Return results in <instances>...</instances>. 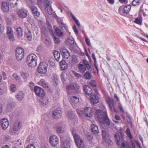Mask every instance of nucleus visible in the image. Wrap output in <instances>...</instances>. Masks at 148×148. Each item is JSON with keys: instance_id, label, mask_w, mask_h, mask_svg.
Wrapping results in <instances>:
<instances>
[{"instance_id": "f257e3e1", "label": "nucleus", "mask_w": 148, "mask_h": 148, "mask_svg": "<svg viewBox=\"0 0 148 148\" xmlns=\"http://www.w3.org/2000/svg\"><path fill=\"white\" fill-rule=\"evenodd\" d=\"M95 117L101 123L109 125L110 120L108 116L106 109L103 105L101 106V110L97 109L95 112Z\"/></svg>"}, {"instance_id": "f03ea898", "label": "nucleus", "mask_w": 148, "mask_h": 148, "mask_svg": "<svg viewBox=\"0 0 148 148\" xmlns=\"http://www.w3.org/2000/svg\"><path fill=\"white\" fill-rule=\"evenodd\" d=\"M125 132L130 140L129 142L124 141L121 144L120 148H135V145L132 140L133 137L129 128L126 129Z\"/></svg>"}, {"instance_id": "7ed1b4c3", "label": "nucleus", "mask_w": 148, "mask_h": 148, "mask_svg": "<svg viewBox=\"0 0 148 148\" xmlns=\"http://www.w3.org/2000/svg\"><path fill=\"white\" fill-rule=\"evenodd\" d=\"M76 144L78 148H85V145L83 140L79 136L76 134V132L74 129L71 130Z\"/></svg>"}, {"instance_id": "20e7f679", "label": "nucleus", "mask_w": 148, "mask_h": 148, "mask_svg": "<svg viewBox=\"0 0 148 148\" xmlns=\"http://www.w3.org/2000/svg\"><path fill=\"white\" fill-rule=\"evenodd\" d=\"M38 58L34 54H29L27 56V62L28 66L30 67L34 66L37 65Z\"/></svg>"}, {"instance_id": "39448f33", "label": "nucleus", "mask_w": 148, "mask_h": 148, "mask_svg": "<svg viewBox=\"0 0 148 148\" xmlns=\"http://www.w3.org/2000/svg\"><path fill=\"white\" fill-rule=\"evenodd\" d=\"M131 8V6L130 5H126L124 7L121 6L118 9L119 13L121 15L128 14L130 11Z\"/></svg>"}, {"instance_id": "423d86ee", "label": "nucleus", "mask_w": 148, "mask_h": 148, "mask_svg": "<svg viewBox=\"0 0 148 148\" xmlns=\"http://www.w3.org/2000/svg\"><path fill=\"white\" fill-rule=\"evenodd\" d=\"M48 65L45 62L40 63L38 68V72L40 73L45 74L47 72Z\"/></svg>"}, {"instance_id": "0eeeda50", "label": "nucleus", "mask_w": 148, "mask_h": 148, "mask_svg": "<svg viewBox=\"0 0 148 148\" xmlns=\"http://www.w3.org/2000/svg\"><path fill=\"white\" fill-rule=\"evenodd\" d=\"M24 50L21 47H17L16 50L15 55L16 59L19 60L24 57Z\"/></svg>"}, {"instance_id": "6e6552de", "label": "nucleus", "mask_w": 148, "mask_h": 148, "mask_svg": "<svg viewBox=\"0 0 148 148\" xmlns=\"http://www.w3.org/2000/svg\"><path fill=\"white\" fill-rule=\"evenodd\" d=\"M106 101L108 104L111 111H112L113 107L114 111L116 112L115 109L114 108L116 105V103L114 100L113 99L111 98L110 97H108L106 99Z\"/></svg>"}, {"instance_id": "1a4fd4ad", "label": "nucleus", "mask_w": 148, "mask_h": 148, "mask_svg": "<svg viewBox=\"0 0 148 148\" xmlns=\"http://www.w3.org/2000/svg\"><path fill=\"white\" fill-rule=\"evenodd\" d=\"M49 140L51 145L53 147L56 146L59 143L58 137L55 135L51 136L49 138Z\"/></svg>"}, {"instance_id": "9d476101", "label": "nucleus", "mask_w": 148, "mask_h": 148, "mask_svg": "<svg viewBox=\"0 0 148 148\" xmlns=\"http://www.w3.org/2000/svg\"><path fill=\"white\" fill-rule=\"evenodd\" d=\"M61 142V147L62 148H69V147L70 140L66 141L65 138L62 136H60Z\"/></svg>"}, {"instance_id": "9b49d317", "label": "nucleus", "mask_w": 148, "mask_h": 148, "mask_svg": "<svg viewBox=\"0 0 148 148\" xmlns=\"http://www.w3.org/2000/svg\"><path fill=\"white\" fill-rule=\"evenodd\" d=\"M34 92L39 97H43L45 95L44 90L40 87L35 86L34 88Z\"/></svg>"}, {"instance_id": "f8f14e48", "label": "nucleus", "mask_w": 148, "mask_h": 148, "mask_svg": "<svg viewBox=\"0 0 148 148\" xmlns=\"http://www.w3.org/2000/svg\"><path fill=\"white\" fill-rule=\"evenodd\" d=\"M62 114V111L60 108L54 110L52 112V116L55 119H58L60 117Z\"/></svg>"}, {"instance_id": "ddd939ff", "label": "nucleus", "mask_w": 148, "mask_h": 148, "mask_svg": "<svg viewBox=\"0 0 148 148\" xmlns=\"http://www.w3.org/2000/svg\"><path fill=\"white\" fill-rule=\"evenodd\" d=\"M29 7L31 9L32 13L35 18L39 17L40 15V12L38 11L36 7L34 6H32L29 4Z\"/></svg>"}, {"instance_id": "4468645a", "label": "nucleus", "mask_w": 148, "mask_h": 148, "mask_svg": "<svg viewBox=\"0 0 148 148\" xmlns=\"http://www.w3.org/2000/svg\"><path fill=\"white\" fill-rule=\"evenodd\" d=\"M84 113L86 116L91 117L93 116V111L92 108L88 107L84 109Z\"/></svg>"}, {"instance_id": "2eb2a0df", "label": "nucleus", "mask_w": 148, "mask_h": 148, "mask_svg": "<svg viewBox=\"0 0 148 148\" xmlns=\"http://www.w3.org/2000/svg\"><path fill=\"white\" fill-rule=\"evenodd\" d=\"M79 86L77 84L75 83H73L70 84H69L67 85L66 88V90L69 94V91L70 90H77L79 89Z\"/></svg>"}, {"instance_id": "dca6fc26", "label": "nucleus", "mask_w": 148, "mask_h": 148, "mask_svg": "<svg viewBox=\"0 0 148 148\" xmlns=\"http://www.w3.org/2000/svg\"><path fill=\"white\" fill-rule=\"evenodd\" d=\"M0 123L2 128L4 130L7 129L9 125L8 120L5 118L2 119L1 120Z\"/></svg>"}, {"instance_id": "f3484780", "label": "nucleus", "mask_w": 148, "mask_h": 148, "mask_svg": "<svg viewBox=\"0 0 148 148\" xmlns=\"http://www.w3.org/2000/svg\"><path fill=\"white\" fill-rule=\"evenodd\" d=\"M17 14L18 16L21 18H25L27 16L26 11L23 9L18 10L17 12Z\"/></svg>"}, {"instance_id": "a211bd4d", "label": "nucleus", "mask_w": 148, "mask_h": 148, "mask_svg": "<svg viewBox=\"0 0 148 148\" xmlns=\"http://www.w3.org/2000/svg\"><path fill=\"white\" fill-rule=\"evenodd\" d=\"M99 99L96 94L91 95L90 97V102L93 104H96L99 102Z\"/></svg>"}, {"instance_id": "6ab92c4d", "label": "nucleus", "mask_w": 148, "mask_h": 148, "mask_svg": "<svg viewBox=\"0 0 148 148\" xmlns=\"http://www.w3.org/2000/svg\"><path fill=\"white\" fill-rule=\"evenodd\" d=\"M60 52L63 57L66 59H68L69 57L70 53L67 49L64 48H62L61 49Z\"/></svg>"}, {"instance_id": "aec40b11", "label": "nucleus", "mask_w": 148, "mask_h": 148, "mask_svg": "<svg viewBox=\"0 0 148 148\" xmlns=\"http://www.w3.org/2000/svg\"><path fill=\"white\" fill-rule=\"evenodd\" d=\"M7 33L9 38L11 40H14V36L12 33V29L10 27H7Z\"/></svg>"}, {"instance_id": "412c9836", "label": "nucleus", "mask_w": 148, "mask_h": 148, "mask_svg": "<svg viewBox=\"0 0 148 148\" xmlns=\"http://www.w3.org/2000/svg\"><path fill=\"white\" fill-rule=\"evenodd\" d=\"M1 8L3 12H8L9 10V4L5 1L3 2L1 5Z\"/></svg>"}, {"instance_id": "4be33fe9", "label": "nucleus", "mask_w": 148, "mask_h": 148, "mask_svg": "<svg viewBox=\"0 0 148 148\" xmlns=\"http://www.w3.org/2000/svg\"><path fill=\"white\" fill-rule=\"evenodd\" d=\"M84 90L86 94L88 95H90L92 92V88L86 85L84 87Z\"/></svg>"}, {"instance_id": "5701e85b", "label": "nucleus", "mask_w": 148, "mask_h": 148, "mask_svg": "<svg viewBox=\"0 0 148 148\" xmlns=\"http://www.w3.org/2000/svg\"><path fill=\"white\" fill-rule=\"evenodd\" d=\"M39 83L40 85L42 86L46 89H49V87L48 84L43 79H41L39 82Z\"/></svg>"}, {"instance_id": "b1692460", "label": "nucleus", "mask_w": 148, "mask_h": 148, "mask_svg": "<svg viewBox=\"0 0 148 148\" xmlns=\"http://www.w3.org/2000/svg\"><path fill=\"white\" fill-rule=\"evenodd\" d=\"M69 100L72 104L74 103H77L79 101V98L76 96H73L71 97L69 99Z\"/></svg>"}, {"instance_id": "393cba45", "label": "nucleus", "mask_w": 148, "mask_h": 148, "mask_svg": "<svg viewBox=\"0 0 148 148\" xmlns=\"http://www.w3.org/2000/svg\"><path fill=\"white\" fill-rule=\"evenodd\" d=\"M78 67L79 71L82 73H84L87 69L84 65L82 64H79Z\"/></svg>"}, {"instance_id": "a878e982", "label": "nucleus", "mask_w": 148, "mask_h": 148, "mask_svg": "<svg viewBox=\"0 0 148 148\" xmlns=\"http://www.w3.org/2000/svg\"><path fill=\"white\" fill-rule=\"evenodd\" d=\"M60 64L61 68L62 70L65 69L68 67V64L65 60H62Z\"/></svg>"}, {"instance_id": "bb28decb", "label": "nucleus", "mask_w": 148, "mask_h": 148, "mask_svg": "<svg viewBox=\"0 0 148 148\" xmlns=\"http://www.w3.org/2000/svg\"><path fill=\"white\" fill-rule=\"evenodd\" d=\"M21 124L18 121L15 122L13 125L14 130L16 131L20 129Z\"/></svg>"}, {"instance_id": "cd10ccee", "label": "nucleus", "mask_w": 148, "mask_h": 148, "mask_svg": "<svg viewBox=\"0 0 148 148\" xmlns=\"http://www.w3.org/2000/svg\"><path fill=\"white\" fill-rule=\"evenodd\" d=\"M20 76L25 81H26L29 77V74L25 71H22L20 73Z\"/></svg>"}, {"instance_id": "c85d7f7f", "label": "nucleus", "mask_w": 148, "mask_h": 148, "mask_svg": "<svg viewBox=\"0 0 148 148\" xmlns=\"http://www.w3.org/2000/svg\"><path fill=\"white\" fill-rule=\"evenodd\" d=\"M91 129L92 132L94 134H97L99 132L98 127L97 126L94 124L91 125Z\"/></svg>"}, {"instance_id": "c756f323", "label": "nucleus", "mask_w": 148, "mask_h": 148, "mask_svg": "<svg viewBox=\"0 0 148 148\" xmlns=\"http://www.w3.org/2000/svg\"><path fill=\"white\" fill-rule=\"evenodd\" d=\"M115 137L116 138V143L118 146L119 145L120 142L122 139V138H120V135L118 133L115 134Z\"/></svg>"}, {"instance_id": "7c9ffc66", "label": "nucleus", "mask_w": 148, "mask_h": 148, "mask_svg": "<svg viewBox=\"0 0 148 148\" xmlns=\"http://www.w3.org/2000/svg\"><path fill=\"white\" fill-rule=\"evenodd\" d=\"M141 1H132V5L135 6H138L141 4V6L143 7V4L141 3Z\"/></svg>"}, {"instance_id": "2f4dec72", "label": "nucleus", "mask_w": 148, "mask_h": 148, "mask_svg": "<svg viewBox=\"0 0 148 148\" xmlns=\"http://www.w3.org/2000/svg\"><path fill=\"white\" fill-rule=\"evenodd\" d=\"M53 54L55 59L57 61H58L59 60L60 57V53L57 51H54Z\"/></svg>"}, {"instance_id": "473e14b6", "label": "nucleus", "mask_w": 148, "mask_h": 148, "mask_svg": "<svg viewBox=\"0 0 148 148\" xmlns=\"http://www.w3.org/2000/svg\"><path fill=\"white\" fill-rule=\"evenodd\" d=\"M24 94L23 92L20 91L17 93L16 97L19 100H21L23 98Z\"/></svg>"}, {"instance_id": "72a5a7b5", "label": "nucleus", "mask_w": 148, "mask_h": 148, "mask_svg": "<svg viewBox=\"0 0 148 148\" xmlns=\"http://www.w3.org/2000/svg\"><path fill=\"white\" fill-rule=\"evenodd\" d=\"M17 34L18 37H21L23 35V31L21 28L20 27H18L16 30Z\"/></svg>"}, {"instance_id": "f704fd0d", "label": "nucleus", "mask_w": 148, "mask_h": 148, "mask_svg": "<svg viewBox=\"0 0 148 148\" xmlns=\"http://www.w3.org/2000/svg\"><path fill=\"white\" fill-rule=\"evenodd\" d=\"M55 32L56 35L59 36H63V33L58 28L56 27L55 29Z\"/></svg>"}, {"instance_id": "c9c22d12", "label": "nucleus", "mask_w": 148, "mask_h": 148, "mask_svg": "<svg viewBox=\"0 0 148 148\" xmlns=\"http://www.w3.org/2000/svg\"><path fill=\"white\" fill-rule=\"evenodd\" d=\"M25 36L28 40H31L32 34L29 30H27V32H25Z\"/></svg>"}, {"instance_id": "e433bc0d", "label": "nucleus", "mask_w": 148, "mask_h": 148, "mask_svg": "<svg viewBox=\"0 0 148 148\" xmlns=\"http://www.w3.org/2000/svg\"><path fill=\"white\" fill-rule=\"evenodd\" d=\"M84 76L86 79L89 80L91 79V74L89 72H86L84 74Z\"/></svg>"}, {"instance_id": "4c0bfd02", "label": "nucleus", "mask_w": 148, "mask_h": 148, "mask_svg": "<svg viewBox=\"0 0 148 148\" xmlns=\"http://www.w3.org/2000/svg\"><path fill=\"white\" fill-rule=\"evenodd\" d=\"M134 22L138 25H140L142 22V18L141 17H138L136 18Z\"/></svg>"}, {"instance_id": "58836bf2", "label": "nucleus", "mask_w": 148, "mask_h": 148, "mask_svg": "<svg viewBox=\"0 0 148 148\" xmlns=\"http://www.w3.org/2000/svg\"><path fill=\"white\" fill-rule=\"evenodd\" d=\"M83 62L87 69L90 70V69L91 66L89 65L87 61L84 60L83 61Z\"/></svg>"}, {"instance_id": "ea45409f", "label": "nucleus", "mask_w": 148, "mask_h": 148, "mask_svg": "<svg viewBox=\"0 0 148 148\" xmlns=\"http://www.w3.org/2000/svg\"><path fill=\"white\" fill-rule=\"evenodd\" d=\"M102 134L103 139V140H105L108 137H109L108 134L106 132V131L104 130H102Z\"/></svg>"}, {"instance_id": "a19ab883", "label": "nucleus", "mask_w": 148, "mask_h": 148, "mask_svg": "<svg viewBox=\"0 0 148 148\" xmlns=\"http://www.w3.org/2000/svg\"><path fill=\"white\" fill-rule=\"evenodd\" d=\"M41 102L42 105H46L48 103V101L46 97H43L41 99Z\"/></svg>"}, {"instance_id": "79ce46f5", "label": "nucleus", "mask_w": 148, "mask_h": 148, "mask_svg": "<svg viewBox=\"0 0 148 148\" xmlns=\"http://www.w3.org/2000/svg\"><path fill=\"white\" fill-rule=\"evenodd\" d=\"M44 3L45 6L46 8H51V3L49 1H45Z\"/></svg>"}, {"instance_id": "37998d69", "label": "nucleus", "mask_w": 148, "mask_h": 148, "mask_svg": "<svg viewBox=\"0 0 148 148\" xmlns=\"http://www.w3.org/2000/svg\"><path fill=\"white\" fill-rule=\"evenodd\" d=\"M78 62L77 57L73 56L72 58V62L73 64H76Z\"/></svg>"}, {"instance_id": "c03bdc74", "label": "nucleus", "mask_w": 148, "mask_h": 148, "mask_svg": "<svg viewBox=\"0 0 148 148\" xmlns=\"http://www.w3.org/2000/svg\"><path fill=\"white\" fill-rule=\"evenodd\" d=\"M86 136L88 140L90 142L92 141L93 138V136L92 134H87Z\"/></svg>"}, {"instance_id": "a18cd8bd", "label": "nucleus", "mask_w": 148, "mask_h": 148, "mask_svg": "<svg viewBox=\"0 0 148 148\" xmlns=\"http://www.w3.org/2000/svg\"><path fill=\"white\" fill-rule=\"evenodd\" d=\"M66 116L67 117L70 119H72L74 116L73 115L72 112L71 111H69L67 112L66 113Z\"/></svg>"}, {"instance_id": "49530a36", "label": "nucleus", "mask_w": 148, "mask_h": 148, "mask_svg": "<svg viewBox=\"0 0 148 148\" xmlns=\"http://www.w3.org/2000/svg\"><path fill=\"white\" fill-rule=\"evenodd\" d=\"M10 90L12 92H15L16 91V86L13 84H11L10 86Z\"/></svg>"}, {"instance_id": "de8ad7c7", "label": "nucleus", "mask_w": 148, "mask_h": 148, "mask_svg": "<svg viewBox=\"0 0 148 148\" xmlns=\"http://www.w3.org/2000/svg\"><path fill=\"white\" fill-rule=\"evenodd\" d=\"M56 131L58 133H62L64 131V129L61 127H58L56 128Z\"/></svg>"}, {"instance_id": "09e8293b", "label": "nucleus", "mask_w": 148, "mask_h": 148, "mask_svg": "<svg viewBox=\"0 0 148 148\" xmlns=\"http://www.w3.org/2000/svg\"><path fill=\"white\" fill-rule=\"evenodd\" d=\"M12 76L17 81H19L21 80V78L19 76L17 73H14L13 74Z\"/></svg>"}, {"instance_id": "8fccbe9b", "label": "nucleus", "mask_w": 148, "mask_h": 148, "mask_svg": "<svg viewBox=\"0 0 148 148\" xmlns=\"http://www.w3.org/2000/svg\"><path fill=\"white\" fill-rule=\"evenodd\" d=\"M104 141H105L109 145H112L113 144L112 141L110 139L109 137L104 140Z\"/></svg>"}, {"instance_id": "3c124183", "label": "nucleus", "mask_w": 148, "mask_h": 148, "mask_svg": "<svg viewBox=\"0 0 148 148\" xmlns=\"http://www.w3.org/2000/svg\"><path fill=\"white\" fill-rule=\"evenodd\" d=\"M89 84L92 87H95L96 86L95 81L93 80H92L90 81Z\"/></svg>"}, {"instance_id": "603ef678", "label": "nucleus", "mask_w": 148, "mask_h": 148, "mask_svg": "<svg viewBox=\"0 0 148 148\" xmlns=\"http://www.w3.org/2000/svg\"><path fill=\"white\" fill-rule=\"evenodd\" d=\"M74 75L77 78H81L82 77V75L80 74L75 72L74 71H73V72Z\"/></svg>"}, {"instance_id": "864d4df0", "label": "nucleus", "mask_w": 148, "mask_h": 148, "mask_svg": "<svg viewBox=\"0 0 148 148\" xmlns=\"http://www.w3.org/2000/svg\"><path fill=\"white\" fill-rule=\"evenodd\" d=\"M53 39L54 42L55 43L58 44L60 42V40L59 38H57L56 36H54Z\"/></svg>"}, {"instance_id": "5fc2aeb1", "label": "nucleus", "mask_w": 148, "mask_h": 148, "mask_svg": "<svg viewBox=\"0 0 148 148\" xmlns=\"http://www.w3.org/2000/svg\"><path fill=\"white\" fill-rule=\"evenodd\" d=\"M72 18L76 24L78 26H79L80 25L79 22L78 20L74 16H72Z\"/></svg>"}, {"instance_id": "6e6d98bb", "label": "nucleus", "mask_w": 148, "mask_h": 148, "mask_svg": "<svg viewBox=\"0 0 148 148\" xmlns=\"http://www.w3.org/2000/svg\"><path fill=\"white\" fill-rule=\"evenodd\" d=\"M77 112L79 116L82 117L83 114V112L80 110L78 109L77 110Z\"/></svg>"}, {"instance_id": "4d7b16f0", "label": "nucleus", "mask_w": 148, "mask_h": 148, "mask_svg": "<svg viewBox=\"0 0 148 148\" xmlns=\"http://www.w3.org/2000/svg\"><path fill=\"white\" fill-rule=\"evenodd\" d=\"M47 11L48 13L50 15L52 14L53 13V10L52 9V7L49 8H47Z\"/></svg>"}, {"instance_id": "13d9d810", "label": "nucleus", "mask_w": 148, "mask_h": 148, "mask_svg": "<svg viewBox=\"0 0 148 148\" xmlns=\"http://www.w3.org/2000/svg\"><path fill=\"white\" fill-rule=\"evenodd\" d=\"M4 31V28L3 25L0 24V35Z\"/></svg>"}, {"instance_id": "bf43d9fd", "label": "nucleus", "mask_w": 148, "mask_h": 148, "mask_svg": "<svg viewBox=\"0 0 148 148\" xmlns=\"http://www.w3.org/2000/svg\"><path fill=\"white\" fill-rule=\"evenodd\" d=\"M10 5L13 8L16 7L17 6V2H14V3H11V2H10Z\"/></svg>"}, {"instance_id": "052dcab7", "label": "nucleus", "mask_w": 148, "mask_h": 148, "mask_svg": "<svg viewBox=\"0 0 148 148\" xmlns=\"http://www.w3.org/2000/svg\"><path fill=\"white\" fill-rule=\"evenodd\" d=\"M85 42L88 46H90V43L89 40V38L87 37H86L85 38Z\"/></svg>"}, {"instance_id": "680f3d73", "label": "nucleus", "mask_w": 148, "mask_h": 148, "mask_svg": "<svg viewBox=\"0 0 148 148\" xmlns=\"http://www.w3.org/2000/svg\"><path fill=\"white\" fill-rule=\"evenodd\" d=\"M65 75V73H62L61 75V77L62 80V82H63L65 81V78H64Z\"/></svg>"}, {"instance_id": "e2e57ef3", "label": "nucleus", "mask_w": 148, "mask_h": 148, "mask_svg": "<svg viewBox=\"0 0 148 148\" xmlns=\"http://www.w3.org/2000/svg\"><path fill=\"white\" fill-rule=\"evenodd\" d=\"M73 28L75 34H77L78 33V32L76 27V26L75 25H74L73 26Z\"/></svg>"}, {"instance_id": "0e129e2a", "label": "nucleus", "mask_w": 148, "mask_h": 148, "mask_svg": "<svg viewBox=\"0 0 148 148\" xmlns=\"http://www.w3.org/2000/svg\"><path fill=\"white\" fill-rule=\"evenodd\" d=\"M26 148H36L35 145L31 144L27 145Z\"/></svg>"}, {"instance_id": "69168bd1", "label": "nucleus", "mask_w": 148, "mask_h": 148, "mask_svg": "<svg viewBox=\"0 0 148 148\" xmlns=\"http://www.w3.org/2000/svg\"><path fill=\"white\" fill-rule=\"evenodd\" d=\"M118 107L119 108V109H120V110H121V111L122 113H124V111L123 110V109L121 105L120 104H119L118 105Z\"/></svg>"}, {"instance_id": "338daca9", "label": "nucleus", "mask_w": 148, "mask_h": 148, "mask_svg": "<svg viewBox=\"0 0 148 148\" xmlns=\"http://www.w3.org/2000/svg\"><path fill=\"white\" fill-rule=\"evenodd\" d=\"M68 42L71 44H72L74 43V41L73 40H71V38H69L68 39Z\"/></svg>"}, {"instance_id": "774afa93", "label": "nucleus", "mask_w": 148, "mask_h": 148, "mask_svg": "<svg viewBox=\"0 0 148 148\" xmlns=\"http://www.w3.org/2000/svg\"><path fill=\"white\" fill-rule=\"evenodd\" d=\"M135 142H136L139 148H142V147L140 145V144L138 141H135Z\"/></svg>"}]
</instances>
